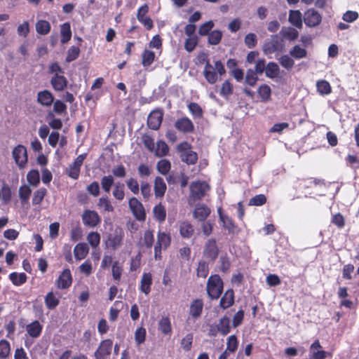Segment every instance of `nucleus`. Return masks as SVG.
I'll return each instance as SVG.
<instances>
[{
  "mask_svg": "<svg viewBox=\"0 0 359 359\" xmlns=\"http://www.w3.org/2000/svg\"><path fill=\"white\" fill-rule=\"evenodd\" d=\"M194 336L193 334L189 333L181 340L180 345L183 350L189 351L192 347Z\"/></svg>",
  "mask_w": 359,
  "mask_h": 359,
  "instance_id": "obj_62",
  "label": "nucleus"
},
{
  "mask_svg": "<svg viewBox=\"0 0 359 359\" xmlns=\"http://www.w3.org/2000/svg\"><path fill=\"white\" fill-rule=\"evenodd\" d=\"M36 101L43 107H50L53 103L54 96L48 90H43L38 92Z\"/></svg>",
  "mask_w": 359,
  "mask_h": 359,
  "instance_id": "obj_21",
  "label": "nucleus"
},
{
  "mask_svg": "<svg viewBox=\"0 0 359 359\" xmlns=\"http://www.w3.org/2000/svg\"><path fill=\"white\" fill-rule=\"evenodd\" d=\"M289 22L297 28L302 27V13L299 11H290L289 13Z\"/></svg>",
  "mask_w": 359,
  "mask_h": 359,
  "instance_id": "obj_37",
  "label": "nucleus"
},
{
  "mask_svg": "<svg viewBox=\"0 0 359 359\" xmlns=\"http://www.w3.org/2000/svg\"><path fill=\"white\" fill-rule=\"evenodd\" d=\"M59 299L53 292H49L45 297V304L48 309H54L59 304Z\"/></svg>",
  "mask_w": 359,
  "mask_h": 359,
  "instance_id": "obj_42",
  "label": "nucleus"
},
{
  "mask_svg": "<svg viewBox=\"0 0 359 359\" xmlns=\"http://www.w3.org/2000/svg\"><path fill=\"white\" fill-rule=\"evenodd\" d=\"M222 38V32L220 30L215 29L208 35V42L210 45H217Z\"/></svg>",
  "mask_w": 359,
  "mask_h": 359,
  "instance_id": "obj_48",
  "label": "nucleus"
},
{
  "mask_svg": "<svg viewBox=\"0 0 359 359\" xmlns=\"http://www.w3.org/2000/svg\"><path fill=\"white\" fill-rule=\"evenodd\" d=\"M13 157L20 168H24L27 162V154L25 147L19 144L13 150Z\"/></svg>",
  "mask_w": 359,
  "mask_h": 359,
  "instance_id": "obj_15",
  "label": "nucleus"
},
{
  "mask_svg": "<svg viewBox=\"0 0 359 359\" xmlns=\"http://www.w3.org/2000/svg\"><path fill=\"white\" fill-rule=\"evenodd\" d=\"M180 154L181 161L187 165H195L198 162V156L196 151L192 150V146L187 141L180 143L176 148Z\"/></svg>",
  "mask_w": 359,
  "mask_h": 359,
  "instance_id": "obj_3",
  "label": "nucleus"
},
{
  "mask_svg": "<svg viewBox=\"0 0 359 359\" xmlns=\"http://www.w3.org/2000/svg\"><path fill=\"white\" fill-rule=\"evenodd\" d=\"M204 302L202 299L196 298L193 299L189 306V314L191 319L196 320L199 318L203 311Z\"/></svg>",
  "mask_w": 359,
  "mask_h": 359,
  "instance_id": "obj_16",
  "label": "nucleus"
},
{
  "mask_svg": "<svg viewBox=\"0 0 359 359\" xmlns=\"http://www.w3.org/2000/svg\"><path fill=\"white\" fill-rule=\"evenodd\" d=\"M87 157V154H81L79 155L74 161V162L69 165L66 170V174L73 180H78L80 175L81 168L83 163L84 160Z\"/></svg>",
  "mask_w": 359,
  "mask_h": 359,
  "instance_id": "obj_8",
  "label": "nucleus"
},
{
  "mask_svg": "<svg viewBox=\"0 0 359 359\" xmlns=\"http://www.w3.org/2000/svg\"><path fill=\"white\" fill-rule=\"evenodd\" d=\"M198 43V38L197 36L188 37L184 42V48L187 52L191 53L196 48Z\"/></svg>",
  "mask_w": 359,
  "mask_h": 359,
  "instance_id": "obj_60",
  "label": "nucleus"
},
{
  "mask_svg": "<svg viewBox=\"0 0 359 359\" xmlns=\"http://www.w3.org/2000/svg\"><path fill=\"white\" fill-rule=\"evenodd\" d=\"M219 249L215 238H209L204 245L203 257L214 262L218 257Z\"/></svg>",
  "mask_w": 359,
  "mask_h": 359,
  "instance_id": "obj_7",
  "label": "nucleus"
},
{
  "mask_svg": "<svg viewBox=\"0 0 359 359\" xmlns=\"http://www.w3.org/2000/svg\"><path fill=\"white\" fill-rule=\"evenodd\" d=\"M35 27L36 32L40 35H46L51 29L50 22L45 20H39L36 22Z\"/></svg>",
  "mask_w": 359,
  "mask_h": 359,
  "instance_id": "obj_35",
  "label": "nucleus"
},
{
  "mask_svg": "<svg viewBox=\"0 0 359 359\" xmlns=\"http://www.w3.org/2000/svg\"><path fill=\"white\" fill-rule=\"evenodd\" d=\"M278 62L280 65L287 70H290L294 65V61L292 57L288 55H283L279 59Z\"/></svg>",
  "mask_w": 359,
  "mask_h": 359,
  "instance_id": "obj_54",
  "label": "nucleus"
},
{
  "mask_svg": "<svg viewBox=\"0 0 359 359\" xmlns=\"http://www.w3.org/2000/svg\"><path fill=\"white\" fill-rule=\"evenodd\" d=\"M171 243V236L170 233L158 231L157 233V241L154 245V258L156 260L161 259L162 249L166 250Z\"/></svg>",
  "mask_w": 359,
  "mask_h": 359,
  "instance_id": "obj_4",
  "label": "nucleus"
},
{
  "mask_svg": "<svg viewBox=\"0 0 359 359\" xmlns=\"http://www.w3.org/2000/svg\"><path fill=\"white\" fill-rule=\"evenodd\" d=\"M112 346V339H106L102 340L94 353L95 359H107L111 355Z\"/></svg>",
  "mask_w": 359,
  "mask_h": 359,
  "instance_id": "obj_9",
  "label": "nucleus"
},
{
  "mask_svg": "<svg viewBox=\"0 0 359 359\" xmlns=\"http://www.w3.org/2000/svg\"><path fill=\"white\" fill-rule=\"evenodd\" d=\"M167 187L161 177H156L154 180V194L156 197L161 198L164 196Z\"/></svg>",
  "mask_w": 359,
  "mask_h": 359,
  "instance_id": "obj_30",
  "label": "nucleus"
},
{
  "mask_svg": "<svg viewBox=\"0 0 359 359\" xmlns=\"http://www.w3.org/2000/svg\"><path fill=\"white\" fill-rule=\"evenodd\" d=\"M209 273V264L205 260H200L196 268V276L205 278Z\"/></svg>",
  "mask_w": 359,
  "mask_h": 359,
  "instance_id": "obj_41",
  "label": "nucleus"
},
{
  "mask_svg": "<svg viewBox=\"0 0 359 359\" xmlns=\"http://www.w3.org/2000/svg\"><path fill=\"white\" fill-rule=\"evenodd\" d=\"M153 283L152 275L151 273H144L142 276L139 290L146 295H148L151 290Z\"/></svg>",
  "mask_w": 359,
  "mask_h": 359,
  "instance_id": "obj_24",
  "label": "nucleus"
},
{
  "mask_svg": "<svg viewBox=\"0 0 359 359\" xmlns=\"http://www.w3.org/2000/svg\"><path fill=\"white\" fill-rule=\"evenodd\" d=\"M5 205L8 204L12 199L11 189L7 184H4L0 189V199Z\"/></svg>",
  "mask_w": 359,
  "mask_h": 359,
  "instance_id": "obj_36",
  "label": "nucleus"
},
{
  "mask_svg": "<svg viewBox=\"0 0 359 359\" xmlns=\"http://www.w3.org/2000/svg\"><path fill=\"white\" fill-rule=\"evenodd\" d=\"M79 54H80V48L79 47L75 46H71L67 50V56H66V59H65L66 62H72V61L76 60L79 57Z\"/></svg>",
  "mask_w": 359,
  "mask_h": 359,
  "instance_id": "obj_59",
  "label": "nucleus"
},
{
  "mask_svg": "<svg viewBox=\"0 0 359 359\" xmlns=\"http://www.w3.org/2000/svg\"><path fill=\"white\" fill-rule=\"evenodd\" d=\"M97 207L101 211L104 212H113L114 208L107 196L100 197L97 202Z\"/></svg>",
  "mask_w": 359,
  "mask_h": 359,
  "instance_id": "obj_40",
  "label": "nucleus"
},
{
  "mask_svg": "<svg viewBox=\"0 0 359 359\" xmlns=\"http://www.w3.org/2000/svg\"><path fill=\"white\" fill-rule=\"evenodd\" d=\"M235 296L233 289H229L223 294L219 301V306L223 309L230 308L234 304Z\"/></svg>",
  "mask_w": 359,
  "mask_h": 359,
  "instance_id": "obj_23",
  "label": "nucleus"
},
{
  "mask_svg": "<svg viewBox=\"0 0 359 359\" xmlns=\"http://www.w3.org/2000/svg\"><path fill=\"white\" fill-rule=\"evenodd\" d=\"M155 155L158 157H163L168 154L169 147L163 140H158L156 142V148L154 149Z\"/></svg>",
  "mask_w": 359,
  "mask_h": 359,
  "instance_id": "obj_39",
  "label": "nucleus"
},
{
  "mask_svg": "<svg viewBox=\"0 0 359 359\" xmlns=\"http://www.w3.org/2000/svg\"><path fill=\"white\" fill-rule=\"evenodd\" d=\"M219 216L220 219L223 223V226L228 230L229 233L234 234L239 232L240 230L238 226L234 223L231 217L226 215H222V214H219Z\"/></svg>",
  "mask_w": 359,
  "mask_h": 359,
  "instance_id": "obj_27",
  "label": "nucleus"
},
{
  "mask_svg": "<svg viewBox=\"0 0 359 359\" xmlns=\"http://www.w3.org/2000/svg\"><path fill=\"white\" fill-rule=\"evenodd\" d=\"M281 33L283 38L290 41H294L299 36L298 32L292 27H288L285 30H282Z\"/></svg>",
  "mask_w": 359,
  "mask_h": 359,
  "instance_id": "obj_64",
  "label": "nucleus"
},
{
  "mask_svg": "<svg viewBox=\"0 0 359 359\" xmlns=\"http://www.w3.org/2000/svg\"><path fill=\"white\" fill-rule=\"evenodd\" d=\"M154 243V231L147 229L144 231L143 235V246L147 248L151 249Z\"/></svg>",
  "mask_w": 359,
  "mask_h": 359,
  "instance_id": "obj_49",
  "label": "nucleus"
},
{
  "mask_svg": "<svg viewBox=\"0 0 359 359\" xmlns=\"http://www.w3.org/2000/svg\"><path fill=\"white\" fill-rule=\"evenodd\" d=\"M70 23L67 22L60 25V42L62 44L69 42L72 38Z\"/></svg>",
  "mask_w": 359,
  "mask_h": 359,
  "instance_id": "obj_29",
  "label": "nucleus"
},
{
  "mask_svg": "<svg viewBox=\"0 0 359 359\" xmlns=\"http://www.w3.org/2000/svg\"><path fill=\"white\" fill-rule=\"evenodd\" d=\"M31 194L32 189L27 185H22L19 188V197L22 203L28 201Z\"/></svg>",
  "mask_w": 359,
  "mask_h": 359,
  "instance_id": "obj_58",
  "label": "nucleus"
},
{
  "mask_svg": "<svg viewBox=\"0 0 359 359\" xmlns=\"http://www.w3.org/2000/svg\"><path fill=\"white\" fill-rule=\"evenodd\" d=\"M163 112L162 109H158L152 111L147 118L148 127L154 130H157L162 123Z\"/></svg>",
  "mask_w": 359,
  "mask_h": 359,
  "instance_id": "obj_14",
  "label": "nucleus"
},
{
  "mask_svg": "<svg viewBox=\"0 0 359 359\" xmlns=\"http://www.w3.org/2000/svg\"><path fill=\"white\" fill-rule=\"evenodd\" d=\"M188 109L194 118H201L203 117V109L196 102H190Z\"/></svg>",
  "mask_w": 359,
  "mask_h": 359,
  "instance_id": "obj_57",
  "label": "nucleus"
},
{
  "mask_svg": "<svg viewBox=\"0 0 359 359\" xmlns=\"http://www.w3.org/2000/svg\"><path fill=\"white\" fill-rule=\"evenodd\" d=\"M304 21L307 27H314L320 24L322 16L318 11L310 8L304 13Z\"/></svg>",
  "mask_w": 359,
  "mask_h": 359,
  "instance_id": "obj_13",
  "label": "nucleus"
},
{
  "mask_svg": "<svg viewBox=\"0 0 359 359\" xmlns=\"http://www.w3.org/2000/svg\"><path fill=\"white\" fill-rule=\"evenodd\" d=\"M50 82L54 90L57 92L63 91L68 84L67 78L61 74H54Z\"/></svg>",
  "mask_w": 359,
  "mask_h": 359,
  "instance_id": "obj_20",
  "label": "nucleus"
},
{
  "mask_svg": "<svg viewBox=\"0 0 359 359\" xmlns=\"http://www.w3.org/2000/svg\"><path fill=\"white\" fill-rule=\"evenodd\" d=\"M257 93L262 102H267L271 99V90L266 84L261 85L257 90Z\"/></svg>",
  "mask_w": 359,
  "mask_h": 359,
  "instance_id": "obj_43",
  "label": "nucleus"
},
{
  "mask_svg": "<svg viewBox=\"0 0 359 359\" xmlns=\"http://www.w3.org/2000/svg\"><path fill=\"white\" fill-rule=\"evenodd\" d=\"M124 232L121 228L117 227L114 232L109 233L106 241V245L114 250L119 248L123 243Z\"/></svg>",
  "mask_w": 359,
  "mask_h": 359,
  "instance_id": "obj_6",
  "label": "nucleus"
},
{
  "mask_svg": "<svg viewBox=\"0 0 359 359\" xmlns=\"http://www.w3.org/2000/svg\"><path fill=\"white\" fill-rule=\"evenodd\" d=\"M72 276L69 269H64L56 280V286L60 290L69 288L72 283Z\"/></svg>",
  "mask_w": 359,
  "mask_h": 359,
  "instance_id": "obj_17",
  "label": "nucleus"
},
{
  "mask_svg": "<svg viewBox=\"0 0 359 359\" xmlns=\"http://www.w3.org/2000/svg\"><path fill=\"white\" fill-rule=\"evenodd\" d=\"M316 89L317 92L322 96L327 95L332 93V87L330 83L325 79L317 81Z\"/></svg>",
  "mask_w": 359,
  "mask_h": 359,
  "instance_id": "obj_33",
  "label": "nucleus"
},
{
  "mask_svg": "<svg viewBox=\"0 0 359 359\" xmlns=\"http://www.w3.org/2000/svg\"><path fill=\"white\" fill-rule=\"evenodd\" d=\"M280 68L277 63L270 62L266 65L265 69L266 76L269 79H275L279 76Z\"/></svg>",
  "mask_w": 359,
  "mask_h": 359,
  "instance_id": "obj_34",
  "label": "nucleus"
},
{
  "mask_svg": "<svg viewBox=\"0 0 359 359\" xmlns=\"http://www.w3.org/2000/svg\"><path fill=\"white\" fill-rule=\"evenodd\" d=\"M87 241L93 248H97L100 243V235L97 231L90 232L87 236Z\"/></svg>",
  "mask_w": 359,
  "mask_h": 359,
  "instance_id": "obj_56",
  "label": "nucleus"
},
{
  "mask_svg": "<svg viewBox=\"0 0 359 359\" xmlns=\"http://www.w3.org/2000/svg\"><path fill=\"white\" fill-rule=\"evenodd\" d=\"M225 74L224 66L220 60L215 61L214 66L210 62H207L203 72L205 80L210 84H214L217 81L218 76H223Z\"/></svg>",
  "mask_w": 359,
  "mask_h": 359,
  "instance_id": "obj_1",
  "label": "nucleus"
},
{
  "mask_svg": "<svg viewBox=\"0 0 359 359\" xmlns=\"http://www.w3.org/2000/svg\"><path fill=\"white\" fill-rule=\"evenodd\" d=\"M266 203V197L264 194H257L252 198H251L249 201V205L254 206H261L264 205Z\"/></svg>",
  "mask_w": 359,
  "mask_h": 359,
  "instance_id": "obj_61",
  "label": "nucleus"
},
{
  "mask_svg": "<svg viewBox=\"0 0 359 359\" xmlns=\"http://www.w3.org/2000/svg\"><path fill=\"white\" fill-rule=\"evenodd\" d=\"M284 44L283 39H280L277 34L272 35L270 40L266 41L263 45V52L265 55H271L276 52H281Z\"/></svg>",
  "mask_w": 359,
  "mask_h": 359,
  "instance_id": "obj_5",
  "label": "nucleus"
},
{
  "mask_svg": "<svg viewBox=\"0 0 359 359\" xmlns=\"http://www.w3.org/2000/svg\"><path fill=\"white\" fill-rule=\"evenodd\" d=\"M217 327L219 333L222 335L225 336L228 334L231 331L230 319L226 316H223L219 319Z\"/></svg>",
  "mask_w": 359,
  "mask_h": 359,
  "instance_id": "obj_31",
  "label": "nucleus"
},
{
  "mask_svg": "<svg viewBox=\"0 0 359 359\" xmlns=\"http://www.w3.org/2000/svg\"><path fill=\"white\" fill-rule=\"evenodd\" d=\"M113 196L118 201H121L125 197L124 184L117 182L112 191Z\"/></svg>",
  "mask_w": 359,
  "mask_h": 359,
  "instance_id": "obj_53",
  "label": "nucleus"
},
{
  "mask_svg": "<svg viewBox=\"0 0 359 359\" xmlns=\"http://www.w3.org/2000/svg\"><path fill=\"white\" fill-rule=\"evenodd\" d=\"M155 60L154 52L144 50L142 55V64L144 67H149Z\"/></svg>",
  "mask_w": 359,
  "mask_h": 359,
  "instance_id": "obj_47",
  "label": "nucleus"
},
{
  "mask_svg": "<svg viewBox=\"0 0 359 359\" xmlns=\"http://www.w3.org/2000/svg\"><path fill=\"white\" fill-rule=\"evenodd\" d=\"M233 87L229 80L224 81L220 89V95L228 97L233 93Z\"/></svg>",
  "mask_w": 359,
  "mask_h": 359,
  "instance_id": "obj_63",
  "label": "nucleus"
},
{
  "mask_svg": "<svg viewBox=\"0 0 359 359\" xmlns=\"http://www.w3.org/2000/svg\"><path fill=\"white\" fill-rule=\"evenodd\" d=\"M238 346V340L236 335L233 334L227 338L226 350L230 353H235Z\"/></svg>",
  "mask_w": 359,
  "mask_h": 359,
  "instance_id": "obj_55",
  "label": "nucleus"
},
{
  "mask_svg": "<svg viewBox=\"0 0 359 359\" xmlns=\"http://www.w3.org/2000/svg\"><path fill=\"white\" fill-rule=\"evenodd\" d=\"M153 214L154 219L160 223L163 222L166 219V210L161 203L154 207Z\"/></svg>",
  "mask_w": 359,
  "mask_h": 359,
  "instance_id": "obj_32",
  "label": "nucleus"
},
{
  "mask_svg": "<svg viewBox=\"0 0 359 359\" xmlns=\"http://www.w3.org/2000/svg\"><path fill=\"white\" fill-rule=\"evenodd\" d=\"M47 194V189L44 187L39 188L34 192L32 198V205H40L43 201L44 197Z\"/></svg>",
  "mask_w": 359,
  "mask_h": 359,
  "instance_id": "obj_46",
  "label": "nucleus"
},
{
  "mask_svg": "<svg viewBox=\"0 0 359 359\" xmlns=\"http://www.w3.org/2000/svg\"><path fill=\"white\" fill-rule=\"evenodd\" d=\"M210 214V209L204 204L196 205L193 212V217L199 222H204Z\"/></svg>",
  "mask_w": 359,
  "mask_h": 359,
  "instance_id": "obj_22",
  "label": "nucleus"
},
{
  "mask_svg": "<svg viewBox=\"0 0 359 359\" xmlns=\"http://www.w3.org/2000/svg\"><path fill=\"white\" fill-rule=\"evenodd\" d=\"M210 189V186L205 182H192L190 186L191 196L194 201L201 200Z\"/></svg>",
  "mask_w": 359,
  "mask_h": 359,
  "instance_id": "obj_10",
  "label": "nucleus"
},
{
  "mask_svg": "<svg viewBox=\"0 0 359 359\" xmlns=\"http://www.w3.org/2000/svg\"><path fill=\"white\" fill-rule=\"evenodd\" d=\"M11 353L10 343L6 339L0 340V359L7 358Z\"/></svg>",
  "mask_w": 359,
  "mask_h": 359,
  "instance_id": "obj_51",
  "label": "nucleus"
},
{
  "mask_svg": "<svg viewBox=\"0 0 359 359\" xmlns=\"http://www.w3.org/2000/svg\"><path fill=\"white\" fill-rule=\"evenodd\" d=\"M224 283L218 274L211 275L207 281L206 291L208 297L212 299H217L223 292Z\"/></svg>",
  "mask_w": 359,
  "mask_h": 359,
  "instance_id": "obj_2",
  "label": "nucleus"
},
{
  "mask_svg": "<svg viewBox=\"0 0 359 359\" xmlns=\"http://www.w3.org/2000/svg\"><path fill=\"white\" fill-rule=\"evenodd\" d=\"M129 208L133 215L138 221L143 222L146 219V212L142 203L135 197H132L128 201Z\"/></svg>",
  "mask_w": 359,
  "mask_h": 359,
  "instance_id": "obj_11",
  "label": "nucleus"
},
{
  "mask_svg": "<svg viewBox=\"0 0 359 359\" xmlns=\"http://www.w3.org/2000/svg\"><path fill=\"white\" fill-rule=\"evenodd\" d=\"M158 330L164 335H170L172 332L170 319L168 316H162L158 321Z\"/></svg>",
  "mask_w": 359,
  "mask_h": 359,
  "instance_id": "obj_26",
  "label": "nucleus"
},
{
  "mask_svg": "<svg viewBox=\"0 0 359 359\" xmlns=\"http://www.w3.org/2000/svg\"><path fill=\"white\" fill-rule=\"evenodd\" d=\"M89 252V248L85 243H79L76 245L74 249V257L76 260H81L86 258Z\"/></svg>",
  "mask_w": 359,
  "mask_h": 359,
  "instance_id": "obj_28",
  "label": "nucleus"
},
{
  "mask_svg": "<svg viewBox=\"0 0 359 359\" xmlns=\"http://www.w3.org/2000/svg\"><path fill=\"white\" fill-rule=\"evenodd\" d=\"M290 55L296 60L305 58L307 56V50L299 45H295L290 50Z\"/></svg>",
  "mask_w": 359,
  "mask_h": 359,
  "instance_id": "obj_44",
  "label": "nucleus"
},
{
  "mask_svg": "<svg viewBox=\"0 0 359 359\" xmlns=\"http://www.w3.org/2000/svg\"><path fill=\"white\" fill-rule=\"evenodd\" d=\"M9 279L14 285L20 286L26 283L27 276L25 273L12 272L9 275Z\"/></svg>",
  "mask_w": 359,
  "mask_h": 359,
  "instance_id": "obj_38",
  "label": "nucleus"
},
{
  "mask_svg": "<svg viewBox=\"0 0 359 359\" xmlns=\"http://www.w3.org/2000/svg\"><path fill=\"white\" fill-rule=\"evenodd\" d=\"M83 224L90 228H95L101 222V217L95 210H85L81 215Z\"/></svg>",
  "mask_w": 359,
  "mask_h": 359,
  "instance_id": "obj_12",
  "label": "nucleus"
},
{
  "mask_svg": "<svg viewBox=\"0 0 359 359\" xmlns=\"http://www.w3.org/2000/svg\"><path fill=\"white\" fill-rule=\"evenodd\" d=\"M27 180L32 187H37L40 182L39 172L36 170H32L27 175Z\"/></svg>",
  "mask_w": 359,
  "mask_h": 359,
  "instance_id": "obj_50",
  "label": "nucleus"
},
{
  "mask_svg": "<svg viewBox=\"0 0 359 359\" xmlns=\"http://www.w3.org/2000/svg\"><path fill=\"white\" fill-rule=\"evenodd\" d=\"M175 128L183 133H191L194 131V125L188 117L177 119L175 123Z\"/></svg>",
  "mask_w": 359,
  "mask_h": 359,
  "instance_id": "obj_18",
  "label": "nucleus"
},
{
  "mask_svg": "<svg viewBox=\"0 0 359 359\" xmlns=\"http://www.w3.org/2000/svg\"><path fill=\"white\" fill-rule=\"evenodd\" d=\"M156 169L160 174L167 175L171 169V163L168 159H161L158 161Z\"/></svg>",
  "mask_w": 359,
  "mask_h": 359,
  "instance_id": "obj_45",
  "label": "nucleus"
},
{
  "mask_svg": "<svg viewBox=\"0 0 359 359\" xmlns=\"http://www.w3.org/2000/svg\"><path fill=\"white\" fill-rule=\"evenodd\" d=\"M178 229L180 236L184 239L191 238L195 232L194 226L188 220L179 222Z\"/></svg>",
  "mask_w": 359,
  "mask_h": 359,
  "instance_id": "obj_19",
  "label": "nucleus"
},
{
  "mask_svg": "<svg viewBox=\"0 0 359 359\" xmlns=\"http://www.w3.org/2000/svg\"><path fill=\"white\" fill-rule=\"evenodd\" d=\"M43 330V325L37 320L26 325V332L27 334L32 338H38L41 334Z\"/></svg>",
  "mask_w": 359,
  "mask_h": 359,
  "instance_id": "obj_25",
  "label": "nucleus"
},
{
  "mask_svg": "<svg viewBox=\"0 0 359 359\" xmlns=\"http://www.w3.org/2000/svg\"><path fill=\"white\" fill-rule=\"evenodd\" d=\"M114 180L112 175H105L101 179V187L103 191L106 193H109L112 185L114 184Z\"/></svg>",
  "mask_w": 359,
  "mask_h": 359,
  "instance_id": "obj_52",
  "label": "nucleus"
}]
</instances>
